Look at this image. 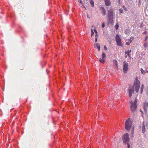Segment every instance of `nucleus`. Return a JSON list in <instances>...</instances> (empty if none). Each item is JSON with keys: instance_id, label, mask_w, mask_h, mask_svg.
Returning <instances> with one entry per match:
<instances>
[{"instance_id": "obj_12", "label": "nucleus", "mask_w": 148, "mask_h": 148, "mask_svg": "<svg viewBox=\"0 0 148 148\" xmlns=\"http://www.w3.org/2000/svg\"><path fill=\"white\" fill-rule=\"evenodd\" d=\"M95 47H97L99 51L100 50V46L99 43H97L96 44V46H95Z\"/></svg>"}, {"instance_id": "obj_35", "label": "nucleus", "mask_w": 148, "mask_h": 148, "mask_svg": "<svg viewBox=\"0 0 148 148\" xmlns=\"http://www.w3.org/2000/svg\"><path fill=\"white\" fill-rule=\"evenodd\" d=\"M127 53H128V51L127 52V51L125 52V53L126 54Z\"/></svg>"}, {"instance_id": "obj_9", "label": "nucleus", "mask_w": 148, "mask_h": 148, "mask_svg": "<svg viewBox=\"0 0 148 148\" xmlns=\"http://www.w3.org/2000/svg\"><path fill=\"white\" fill-rule=\"evenodd\" d=\"M100 10L101 13L103 15L105 16L106 14V11L103 7H101L100 8Z\"/></svg>"}, {"instance_id": "obj_10", "label": "nucleus", "mask_w": 148, "mask_h": 148, "mask_svg": "<svg viewBox=\"0 0 148 148\" xmlns=\"http://www.w3.org/2000/svg\"><path fill=\"white\" fill-rule=\"evenodd\" d=\"M105 5L108 6H109L111 4V2L110 0H104Z\"/></svg>"}, {"instance_id": "obj_16", "label": "nucleus", "mask_w": 148, "mask_h": 148, "mask_svg": "<svg viewBox=\"0 0 148 148\" xmlns=\"http://www.w3.org/2000/svg\"><path fill=\"white\" fill-rule=\"evenodd\" d=\"M94 31L95 34V37L98 36L97 32V30H96V29H94Z\"/></svg>"}, {"instance_id": "obj_38", "label": "nucleus", "mask_w": 148, "mask_h": 148, "mask_svg": "<svg viewBox=\"0 0 148 148\" xmlns=\"http://www.w3.org/2000/svg\"><path fill=\"white\" fill-rule=\"evenodd\" d=\"M144 0L145 1H146L147 0Z\"/></svg>"}, {"instance_id": "obj_8", "label": "nucleus", "mask_w": 148, "mask_h": 148, "mask_svg": "<svg viewBox=\"0 0 148 148\" xmlns=\"http://www.w3.org/2000/svg\"><path fill=\"white\" fill-rule=\"evenodd\" d=\"M143 107L144 110L146 111L147 109L148 108V102L145 101L143 104Z\"/></svg>"}, {"instance_id": "obj_26", "label": "nucleus", "mask_w": 148, "mask_h": 148, "mask_svg": "<svg viewBox=\"0 0 148 148\" xmlns=\"http://www.w3.org/2000/svg\"><path fill=\"white\" fill-rule=\"evenodd\" d=\"M95 42H97V37L98 36L95 37Z\"/></svg>"}, {"instance_id": "obj_28", "label": "nucleus", "mask_w": 148, "mask_h": 148, "mask_svg": "<svg viewBox=\"0 0 148 148\" xmlns=\"http://www.w3.org/2000/svg\"><path fill=\"white\" fill-rule=\"evenodd\" d=\"M104 49L105 50H106L107 49V48L106 46H104Z\"/></svg>"}, {"instance_id": "obj_23", "label": "nucleus", "mask_w": 148, "mask_h": 148, "mask_svg": "<svg viewBox=\"0 0 148 148\" xmlns=\"http://www.w3.org/2000/svg\"><path fill=\"white\" fill-rule=\"evenodd\" d=\"M123 8L125 10V11H127V8L124 5L123 6Z\"/></svg>"}, {"instance_id": "obj_6", "label": "nucleus", "mask_w": 148, "mask_h": 148, "mask_svg": "<svg viewBox=\"0 0 148 148\" xmlns=\"http://www.w3.org/2000/svg\"><path fill=\"white\" fill-rule=\"evenodd\" d=\"M123 142L125 144L129 141L130 139L129 137V134L128 133H126L123 135Z\"/></svg>"}, {"instance_id": "obj_29", "label": "nucleus", "mask_w": 148, "mask_h": 148, "mask_svg": "<svg viewBox=\"0 0 148 148\" xmlns=\"http://www.w3.org/2000/svg\"><path fill=\"white\" fill-rule=\"evenodd\" d=\"M105 27V24L104 23H103L102 24V27Z\"/></svg>"}, {"instance_id": "obj_15", "label": "nucleus", "mask_w": 148, "mask_h": 148, "mask_svg": "<svg viewBox=\"0 0 148 148\" xmlns=\"http://www.w3.org/2000/svg\"><path fill=\"white\" fill-rule=\"evenodd\" d=\"M144 85L143 84L141 86L140 89V94H141L143 92Z\"/></svg>"}, {"instance_id": "obj_1", "label": "nucleus", "mask_w": 148, "mask_h": 148, "mask_svg": "<svg viewBox=\"0 0 148 148\" xmlns=\"http://www.w3.org/2000/svg\"><path fill=\"white\" fill-rule=\"evenodd\" d=\"M137 78L136 77V82H134L132 86H131L128 89V92L129 96L131 97L133 93L134 92L135 85V91L136 93L138 92L140 86V82L138 80H136Z\"/></svg>"}, {"instance_id": "obj_27", "label": "nucleus", "mask_w": 148, "mask_h": 148, "mask_svg": "<svg viewBox=\"0 0 148 148\" xmlns=\"http://www.w3.org/2000/svg\"><path fill=\"white\" fill-rule=\"evenodd\" d=\"M130 42H127L126 43V45H130Z\"/></svg>"}, {"instance_id": "obj_19", "label": "nucleus", "mask_w": 148, "mask_h": 148, "mask_svg": "<svg viewBox=\"0 0 148 148\" xmlns=\"http://www.w3.org/2000/svg\"><path fill=\"white\" fill-rule=\"evenodd\" d=\"M147 47V45L146 43H145L144 44V47L145 48Z\"/></svg>"}, {"instance_id": "obj_7", "label": "nucleus", "mask_w": 148, "mask_h": 148, "mask_svg": "<svg viewBox=\"0 0 148 148\" xmlns=\"http://www.w3.org/2000/svg\"><path fill=\"white\" fill-rule=\"evenodd\" d=\"M128 64L125 61H124L123 62V70L124 72H125L128 69Z\"/></svg>"}, {"instance_id": "obj_25", "label": "nucleus", "mask_w": 148, "mask_h": 148, "mask_svg": "<svg viewBox=\"0 0 148 148\" xmlns=\"http://www.w3.org/2000/svg\"><path fill=\"white\" fill-rule=\"evenodd\" d=\"M127 143V147L128 148H130V144L129 143Z\"/></svg>"}, {"instance_id": "obj_34", "label": "nucleus", "mask_w": 148, "mask_h": 148, "mask_svg": "<svg viewBox=\"0 0 148 148\" xmlns=\"http://www.w3.org/2000/svg\"><path fill=\"white\" fill-rule=\"evenodd\" d=\"M91 32H93V30H92V29H91Z\"/></svg>"}, {"instance_id": "obj_36", "label": "nucleus", "mask_w": 148, "mask_h": 148, "mask_svg": "<svg viewBox=\"0 0 148 148\" xmlns=\"http://www.w3.org/2000/svg\"><path fill=\"white\" fill-rule=\"evenodd\" d=\"M140 112H143L141 110H140Z\"/></svg>"}, {"instance_id": "obj_30", "label": "nucleus", "mask_w": 148, "mask_h": 148, "mask_svg": "<svg viewBox=\"0 0 148 148\" xmlns=\"http://www.w3.org/2000/svg\"><path fill=\"white\" fill-rule=\"evenodd\" d=\"M94 34V32H91V36H92Z\"/></svg>"}, {"instance_id": "obj_14", "label": "nucleus", "mask_w": 148, "mask_h": 148, "mask_svg": "<svg viewBox=\"0 0 148 148\" xmlns=\"http://www.w3.org/2000/svg\"><path fill=\"white\" fill-rule=\"evenodd\" d=\"M90 3L92 7L94 6V2L93 0H90Z\"/></svg>"}, {"instance_id": "obj_17", "label": "nucleus", "mask_w": 148, "mask_h": 148, "mask_svg": "<svg viewBox=\"0 0 148 148\" xmlns=\"http://www.w3.org/2000/svg\"><path fill=\"white\" fill-rule=\"evenodd\" d=\"M140 71L142 74H145L146 73V72L142 68L141 69Z\"/></svg>"}, {"instance_id": "obj_37", "label": "nucleus", "mask_w": 148, "mask_h": 148, "mask_svg": "<svg viewBox=\"0 0 148 148\" xmlns=\"http://www.w3.org/2000/svg\"><path fill=\"white\" fill-rule=\"evenodd\" d=\"M147 40V38H146L145 39V41H146Z\"/></svg>"}, {"instance_id": "obj_2", "label": "nucleus", "mask_w": 148, "mask_h": 148, "mask_svg": "<svg viewBox=\"0 0 148 148\" xmlns=\"http://www.w3.org/2000/svg\"><path fill=\"white\" fill-rule=\"evenodd\" d=\"M108 11V22L112 23L114 18L113 10L112 9Z\"/></svg>"}, {"instance_id": "obj_20", "label": "nucleus", "mask_w": 148, "mask_h": 148, "mask_svg": "<svg viewBox=\"0 0 148 148\" xmlns=\"http://www.w3.org/2000/svg\"><path fill=\"white\" fill-rule=\"evenodd\" d=\"M119 25H118L117 24H116L115 25V28H116V30H117L118 29V28L119 27Z\"/></svg>"}, {"instance_id": "obj_24", "label": "nucleus", "mask_w": 148, "mask_h": 148, "mask_svg": "<svg viewBox=\"0 0 148 148\" xmlns=\"http://www.w3.org/2000/svg\"><path fill=\"white\" fill-rule=\"evenodd\" d=\"M82 0H79V2L82 4V5L84 7V5H83V3H82Z\"/></svg>"}, {"instance_id": "obj_11", "label": "nucleus", "mask_w": 148, "mask_h": 148, "mask_svg": "<svg viewBox=\"0 0 148 148\" xmlns=\"http://www.w3.org/2000/svg\"><path fill=\"white\" fill-rule=\"evenodd\" d=\"M142 132L144 133L145 131V128L144 124V122H143V126L142 128Z\"/></svg>"}, {"instance_id": "obj_3", "label": "nucleus", "mask_w": 148, "mask_h": 148, "mask_svg": "<svg viewBox=\"0 0 148 148\" xmlns=\"http://www.w3.org/2000/svg\"><path fill=\"white\" fill-rule=\"evenodd\" d=\"M132 122L130 119L129 118L125 122V128L127 130H129L132 127Z\"/></svg>"}, {"instance_id": "obj_13", "label": "nucleus", "mask_w": 148, "mask_h": 148, "mask_svg": "<svg viewBox=\"0 0 148 148\" xmlns=\"http://www.w3.org/2000/svg\"><path fill=\"white\" fill-rule=\"evenodd\" d=\"M100 62L102 63H104L105 62V59L104 58H100Z\"/></svg>"}, {"instance_id": "obj_31", "label": "nucleus", "mask_w": 148, "mask_h": 148, "mask_svg": "<svg viewBox=\"0 0 148 148\" xmlns=\"http://www.w3.org/2000/svg\"><path fill=\"white\" fill-rule=\"evenodd\" d=\"M118 1V3L119 4L120 3V0H117Z\"/></svg>"}, {"instance_id": "obj_21", "label": "nucleus", "mask_w": 148, "mask_h": 148, "mask_svg": "<svg viewBox=\"0 0 148 148\" xmlns=\"http://www.w3.org/2000/svg\"><path fill=\"white\" fill-rule=\"evenodd\" d=\"M119 11L120 13L121 14V13H123V10L122 9H119Z\"/></svg>"}, {"instance_id": "obj_4", "label": "nucleus", "mask_w": 148, "mask_h": 148, "mask_svg": "<svg viewBox=\"0 0 148 148\" xmlns=\"http://www.w3.org/2000/svg\"><path fill=\"white\" fill-rule=\"evenodd\" d=\"M131 104V106L130 108L132 111L133 113L134 111L136 110V108L137 107V101L136 99L134 102L131 101L130 102Z\"/></svg>"}, {"instance_id": "obj_33", "label": "nucleus", "mask_w": 148, "mask_h": 148, "mask_svg": "<svg viewBox=\"0 0 148 148\" xmlns=\"http://www.w3.org/2000/svg\"><path fill=\"white\" fill-rule=\"evenodd\" d=\"M127 51H128V53L131 52V50H128Z\"/></svg>"}, {"instance_id": "obj_32", "label": "nucleus", "mask_w": 148, "mask_h": 148, "mask_svg": "<svg viewBox=\"0 0 148 148\" xmlns=\"http://www.w3.org/2000/svg\"><path fill=\"white\" fill-rule=\"evenodd\" d=\"M127 55L129 57H130V55L129 54V53H127Z\"/></svg>"}, {"instance_id": "obj_5", "label": "nucleus", "mask_w": 148, "mask_h": 148, "mask_svg": "<svg viewBox=\"0 0 148 148\" xmlns=\"http://www.w3.org/2000/svg\"><path fill=\"white\" fill-rule=\"evenodd\" d=\"M115 40L117 45L122 46L123 44L121 42V40L118 34L116 35Z\"/></svg>"}, {"instance_id": "obj_22", "label": "nucleus", "mask_w": 148, "mask_h": 148, "mask_svg": "<svg viewBox=\"0 0 148 148\" xmlns=\"http://www.w3.org/2000/svg\"><path fill=\"white\" fill-rule=\"evenodd\" d=\"M133 39V38L131 37L130 38V43H131L132 41V40Z\"/></svg>"}, {"instance_id": "obj_18", "label": "nucleus", "mask_w": 148, "mask_h": 148, "mask_svg": "<svg viewBox=\"0 0 148 148\" xmlns=\"http://www.w3.org/2000/svg\"><path fill=\"white\" fill-rule=\"evenodd\" d=\"M102 58H105L106 57V55H105V54L104 53H102Z\"/></svg>"}]
</instances>
